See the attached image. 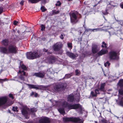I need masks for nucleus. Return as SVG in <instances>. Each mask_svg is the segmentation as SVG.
<instances>
[{
  "label": "nucleus",
  "instance_id": "nucleus-4",
  "mask_svg": "<svg viewBox=\"0 0 123 123\" xmlns=\"http://www.w3.org/2000/svg\"><path fill=\"white\" fill-rule=\"evenodd\" d=\"M63 120L65 122L72 121L76 123H83L84 121L83 120L80 119L79 117H65L63 118Z\"/></svg>",
  "mask_w": 123,
  "mask_h": 123
},
{
  "label": "nucleus",
  "instance_id": "nucleus-11",
  "mask_svg": "<svg viewBox=\"0 0 123 123\" xmlns=\"http://www.w3.org/2000/svg\"><path fill=\"white\" fill-rule=\"evenodd\" d=\"M22 109L21 110L22 113L24 116L26 115L28 112L30 111L29 109L26 106H23Z\"/></svg>",
  "mask_w": 123,
  "mask_h": 123
},
{
  "label": "nucleus",
  "instance_id": "nucleus-30",
  "mask_svg": "<svg viewBox=\"0 0 123 123\" xmlns=\"http://www.w3.org/2000/svg\"><path fill=\"white\" fill-rule=\"evenodd\" d=\"M37 109L34 108L31 109V111L32 113L36 112L37 111Z\"/></svg>",
  "mask_w": 123,
  "mask_h": 123
},
{
  "label": "nucleus",
  "instance_id": "nucleus-31",
  "mask_svg": "<svg viewBox=\"0 0 123 123\" xmlns=\"http://www.w3.org/2000/svg\"><path fill=\"white\" fill-rule=\"evenodd\" d=\"M60 11L59 10L56 11L55 10H54L52 11V14L54 15L57 14L59 13Z\"/></svg>",
  "mask_w": 123,
  "mask_h": 123
},
{
  "label": "nucleus",
  "instance_id": "nucleus-16",
  "mask_svg": "<svg viewBox=\"0 0 123 123\" xmlns=\"http://www.w3.org/2000/svg\"><path fill=\"white\" fill-rule=\"evenodd\" d=\"M27 85L30 89H39L40 86L33 84H28Z\"/></svg>",
  "mask_w": 123,
  "mask_h": 123
},
{
  "label": "nucleus",
  "instance_id": "nucleus-47",
  "mask_svg": "<svg viewBox=\"0 0 123 123\" xmlns=\"http://www.w3.org/2000/svg\"><path fill=\"white\" fill-rule=\"evenodd\" d=\"M9 96L12 99L14 98V97H13L12 95L11 94H9Z\"/></svg>",
  "mask_w": 123,
  "mask_h": 123
},
{
  "label": "nucleus",
  "instance_id": "nucleus-14",
  "mask_svg": "<svg viewBox=\"0 0 123 123\" xmlns=\"http://www.w3.org/2000/svg\"><path fill=\"white\" fill-rule=\"evenodd\" d=\"M66 54L67 55L73 59H74L78 56L77 54H75L69 52H67Z\"/></svg>",
  "mask_w": 123,
  "mask_h": 123
},
{
  "label": "nucleus",
  "instance_id": "nucleus-34",
  "mask_svg": "<svg viewBox=\"0 0 123 123\" xmlns=\"http://www.w3.org/2000/svg\"><path fill=\"white\" fill-rule=\"evenodd\" d=\"M21 67L24 70H26L27 69L26 66L23 64L22 65Z\"/></svg>",
  "mask_w": 123,
  "mask_h": 123
},
{
  "label": "nucleus",
  "instance_id": "nucleus-15",
  "mask_svg": "<svg viewBox=\"0 0 123 123\" xmlns=\"http://www.w3.org/2000/svg\"><path fill=\"white\" fill-rule=\"evenodd\" d=\"M108 52V51L106 49H102L99 52L97 53V55L98 56H101L106 54Z\"/></svg>",
  "mask_w": 123,
  "mask_h": 123
},
{
  "label": "nucleus",
  "instance_id": "nucleus-19",
  "mask_svg": "<svg viewBox=\"0 0 123 123\" xmlns=\"http://www.w3.org/2000/svg\"><path fill=\"white\" fill-rule=\"evenodd\" d=\"M9 42V40L7 39L3 40L1 41L2 44L5 46H7L8 45Z\"/></svg>",
  "mask_w": 123,
  "mask_h": 123
},
{
  "label": "nucleus",
  "instance_id": "nucleus-20",
  "mask_svg": "<svg viewBox=\"0 0 123 123\" xmlns=\"http://www.w3.org/2000/svg\"><path fill=\"white\" fill-rule=\"evenodd\" d=\"M49 101L52 102V105L54 106V105L57 106H60V104H59L58 102H60V101H56L52 99L50 100Z\"/></svg>",
  "mask_w": 123,
  "mask_h": 123
},
{
  "label": "nucleus",
  "instance_id": "nucleus-32",
  "mask_svg": "<svg viewBox=\"0 0 123 123\" xmlns=\"http://www.w3.org/2000/svg\"><path fill=\"white\" fill-rule=\"evenodd\" d=\"M102 43V45H101V47L102 48L105 47L106 48L107 47V46H106L107 44L104 42H103Z\"/></svg>",
  "mask_w": 123,
  "mask_h": 123
},
{
  "label": "nucleus",
  "instance_id": "nucleus-54",
  "mask_svg": "<svg viewBox=\"0 0 123 123\" xmlns=\"http://www.w3.org/2000/svg\"><path fill=\"white\" fill-rule=\"evenodd\" d=\"M121 7L122 8H123V3L121 5Z\"/></svg>",
  "mask_w": 123,
  "mask_h": 123
},
{
  "label": "nucleus",
  "instance_id": "nucleus-23",
  "mask_svg": "<svg viewBox=\"0 0 123 123\" xmlns=\"http://www.w3.org/2000/svg\"><path fill=\"white\" fill-rule=\"evenodd\" d=\"M60 85H61V90H64L67 86V84L65 83H62L60 84Z\"/></svg>",
  "mask_w": 123,
  "mask_h": 123
},
{
  "label": "nucleus",
  "instance_id": "nucleus-36",
  "mask_svg": "<svg viewBox=\"0 0 123 123\" xmlns=\"http://www.w3.org/2000/svg\"><path fill=\"white\" fill-rule=\"evenodd\" d=\"M67 44L68 47L69 48H70L71 49H72V43H68Z\"/></svg>",
  "mask_w": 123,
  "mask_h": 123
},
{
  "label": "nucleus",
  "instance_id": "nucleus-59",
  "mask_svg": "<svg viewBox=\"0 0 123 123\" xmlns=\"http://www.w3.org/2000/svg\"><path fill=\"white\" fill-rule=\"evenodd\" d=\"M10 80H15V79H11Z\"/></svg>",
  "mask_w": 123,
  "mask_h": 123
},
{
  "label": "nucleus",
  "instance_id": "nucleus-44",
  "mask_svg": "<svg viewBox=\"0 0 123 123\" xmlns=\"http://www.w3.org/2000/svg\"><path fill=\"white\" fill-rule=\"evenodd\" d=\"M18 23V22L16 20H15L13 21V24L15 25H17V24Z\"/></svg>",
  "mask_w": 123,
  "mask_h": 123
},
{
  "label": "nucleus",
  "instance_id": "nucleus-37",
  "mask_svg": "<svg viewBox=\"0 0 123 123\" xmlns=\"http://www.w3.org/2000/svg\"><path fill=\"white\" fill-rule=\"evenodd\" d=\"M86 30V31L87 32H88L89 31H94L96 29H87L86 28V29H85Z\"/></svg>",
  "mask_w": 123,
  "mask_h": 123
},
{
  "label": "nucleus",
  "instance_id": "nucleus-10",
  "mask_svg": "<svg viewBox=\"0 0 123 123\" xmlns=\"http://www.w3.org/2000/svg\"><path fill=\"white\" fill-rule=\"evenodd\" d=\"M100 48L97 45L92 44V53L95 54L97 53L99 50Z\"/></svg>",
  "mask_w": 123,
  "mask_h": 123
},
{
  "label": "nucleus",
  "instance_id": "nucleus-42",
  "mask_svg": "<svg viewBox=\"0 0 123 123\" xmlns=\"http://www.w3.org/2000/svg\"><path fill=\"white\" fill-rule=\"evenodd\" d=\"M101 121L102 123H107L105 119H102Z\"/></svg>",
  "mask_w": 123,
  "mask_h": 123
},
{
  "label": "nucleus",
  "instance_id": "nucleus-5",
  "mask_svg": "<svg viewBox=\"0 0 123 123\" xmlns=\"http://www.w3.org/2000/svg\"><path fill=\"white\" fill-rule=\"evenodd\" d=\"M7 99L6 97H3L0 98V106H2L4 108H5L6 107L9 106L12 104H8V103H7Z\"/></svg>",
  "mask_w": 123,
  "mask_h": 123
},
{
  "label": "nucleus",
  "instance_id": "nucleus-21",
  "mask_svg": "<svg viewBox=\"0 0 123 123\" xmlns=\"http://www.w3.org/2000/svg\"><path fill=\"white\" fill-rule=\"evenodd\" d=\"M54 89L56 91H58L61 90V85L58 84L55 85L54 87Z\"/></svg>",
  "mask_w": 123,
  "mask_h": 123
},
{
  "label": "nucleus",
  "instance_id": "nucleus-3",
  "mask_svg": "<svg viewBox=\"0 0 123 123\" xmlns=\"http://www.w3.org/2000/svg\"><path fill=\"white\" fill-rule=\"evenodd\" d=\"M41 54L38 51H35L33 52H27L26 54L27 58L30 59H33L41 56Z\"/></svg>",
  "mask_w": 123,
  "mask_h": 123
},
{
  "label": "nucleus",
  "instance_id": "nucleus-43",
  "mask_svg": "<svg viewBox=\"0 0 123 123\" xmlns=\"http://www.w3.org/2000/svg\"><path fill=\"white\" fill-rule=\"evenodd\" d=\"M118 23L119 24H120L122 25L123 26V21L121 20L119 21H118Z\"/></svg>",
  "mask_w": 123,
  "mask_h": 123
},
{
  "label": "nucleus",
  "instance_id": "nucleus-40",
  "mask_svg": "<svg viewBox=\"0 0 123 123\" xmlns=\"http://www.w3.org/2000/svg\"><path fill=\"white\" fill-rule=\"evenodd\" d=\"M61 3L60 2V1H58L57 2V3L55 4V5L56 6H61Z\"/></svg>",
  "mask_w": 123,
  "mask_h": 123
},
{
  "label": "nucleus",
  "instance_id": "nucleus-9",
  "mask_svg": "<svg viewBox=\"0 0 123 123\" xmlns=\"http://www.w3.org/2000/svg\"><path fill=\"white\" fill-rule=\"evenodd\" d=\"M40 123H49L50 122V119L46 117H42L39 120Z\"/></svg>",
  "mask_w": 123,
  "mask_h": 123
},
{
  "label": "nucleus",
  "instance_id": "nucleus-52",
  "mask_svg": "<svg viewBox=\"0 0 123 123\" xmlns=\"http://www.w3.org/2000/svg\"><path fill=\"white\" fill-rule=\"evenodd\" d=\"M38 95V94L37 93H35V94L34 96L35 97H37V96Z\"/></svg>",
  "mask_w": 123,
  "mask_h": 123
},
{
  "label": "nucleus",
  "instance_id": "nucleus-1",
  "mask_svg": "<svg viewBox=\"0 0 123 123\" xmlns=\"http://www.w3.org/2000/svg\"><path fill=\"white\" fill-rule=\"evenodd\" d=\"M58 103L60 104V106L61 105V107H62V108H60L58 109L59 112L62 114L65 113V109H68L70 110L78 109L80 111H81L82 109V106L79 104L74 105L69 104L63 100H61L60 102H58Z\"/></svg>",
  "mask_w": 123,
  "mask_h": 123
},
{
  "label": "nucleus",
  "instance_id": "nucleus-64",
  "mask_svg": "<svg viewBox=\"0 0 123 123\" xmlns=\"http://www.w3.org/2000/svg\"><path fill=\"white\" fill-rule=\"evenodd\" d=\"M95 123H97V122L96 121H95Z\"/></svg>",
  "mask_w": 123,
  "mask_h": 123
},
{
  "label": "nucleus",
  "instance_id": "nucleus-35",
  "mask_svg": "<svg viewBox=\"0 0 123 123\" xmlns=\"http://www.w3.org/2000/svg\"><path fill=\"white\" fill-rule=\"evenodd\" d=\"M41 9L42 12H44L46 10V9L44 6H42L41 7Z\"/></svg>",
  "mask_w": 123,
  "mask_h": 123
},
{
  "label": "nucleus",
  "instance_id": "nucleus-46",
  "mask_svg": "<svg viewBox=\"0 0 123 123\" xmlns=\"http://www.w3.org/2000/svg\"><path fill=\"white\" fill-rule=\"evenodd\" d=\"M60 38L62 39L64 38L63 35L62 34H61L60 36Z\"/></svg>",
  "mask_w": 123,
  "mask_h": 123
},
{
  "label": "nucleus",
  "instance_id": "nucleus-8",
  "mask_svg": "<svg viewBox=\"0 0 123 123\" xmlns=\"http://www.w3.org/2000/svg\"><path fill=\"white\" fill-rule=\"evenodd\" d=\"M62 47V44L61 42L55 43L53 46L54 50L55 51H59Z\"/></svg>",
  "mask_w": 123,
  "mask_h": 123
},
{
  "label": "nucleus",
  "instance_id": "nucleus-22",
  "mask_svg": "<svg viewBox=\"0 0 123 123\" xmlns=\"http://www.w3.org/2000/svg\"><path fill=\"white\" fill-rule=\"evenodd\" d=\"M105 85V83H104L101 84L100 87L99 89V90H100L101 91L104 92L105 89L104 87Z\"/></svg>",
  "mask_w": 123,
  "mask_h": 123
},
{
  "label": "nucleus",
  "instance_id": "nucleus-18",
  "mask_svg": "<svg viewBox=\"0 0 123 123\" xmlns=\"http://www.w3.org/2000/svg\"><path fill=\"white\" fill-rule=\"evenodd\" d=\"M99 91V89H96L94 91L95 93H94V92L93 91H92L91 93V95L92 97H96L97 96V92H98Z\"/></svg>",
  "mask_w": 123,
  "mask_h": 123
},
{
  "label": "nucleus",
  "instance_id": "nucleus-2",
  "mask_svg": "<svg viewBox=\"0 0 123 123\" xmlns=\"http://www.w3.org/2000/svg\"><path fill=\"white\" fill-rule=\"evenodd\" d=\"M7 47H2L0 48V51L1 52L6 54L10 53L16 54L17 53V48L14 44L11 43Z\"/></svg>",
  "mask_w": 123,
  "mask_h": 123
},
{
  "label": "nucleus",
  "instance_id": "nucleus-55",
  "mask_svg": "<svg viewBox=\"0 0 123 123\" xmlns=\"http://www.w3.org/2000/svg\"><path fill=\"white\" fill-rule=\"evenodd\" d=\"M85 25H83V26L84 27V28H85V29H86V27H85Z\"/></svg>",
  "mask_w": 123,
  "mask_h": 123
},
{
  "label": "nucleus",
  "instance_id": "nucleus-45",
  "mask_svg": "<svg viewBox=\"0 0 123 123\" xmlns=\"http://www.w3.org/2000/svg\"><path fill=\"white\" fill-rule=\"evenodd\" d=\"M103 14L105 15H106L108 13V12H107V10H106L105 12H103Z\"/></svg>",
  "mask_w": 123,
  "mask_h": 123
},
{
  "label": "nucleus",
  "instance_id": "nucleus-56",
  "mask_svg": "<svg viewBox=\"0 0 123 123\" xmlns=\"http://www.w3.org/2000/svg\"><path fill=\"white\" fill-rule=\"evenodd\" d=\"M46 39L45 38H42V40H44L45 39Z\"/></svg>",
  "mask_w": 123,
  "mask_h": 123
},
{
  "label": "nucleus",
  "instance_id": "nucleus-51",
  "mask_svg": "<svg viewBox=\"0 0 123 123\" xmlns=\"http://www.w3.org/2000/svg\"><path fill=\"white\" fill-rule=\"evenodd\" d=\"M25 116V118L26 119H28L29 118V117L28 116H26V115Z\"/></svg>",
  "mask_w": 123,
  "mask_h": 123
},
{
  "label": "nucleus",
  "instance_id": "nucleus-39",
  "mask_svg": "<svg viewBox=\"0 0 123 123\" xmlns=\"http://www.w3.org/2000/svg\"><path fill=\"white\" fill-rule=\"evenodd\" d=\"M18 109V107H12V110L14 111H18L17 110Z\"/></svg>",
  "mask_w": 123,
  "mask_h": 123
},
{
  "label": "nucleus",
  "instance_id": "nucleus-33",
  "mask_svg": "<svg viewBox=\"0 0 123 123\" xmlns=\"http://www.w3.org/2000/svg\"><path fill=\"white\" fill-rule=\"evenodd\" d=\"M41 30L43 31H44L45 29V27L44 25H41Z\"/></svg>",
  "mask_w": 123,
  "mask_h": 123
},
{
  "label": "nucleus",
  "instance_id": "nucleus-6",
  "mask_svg": "<svg viewBox=\"0 0 123 123\" xmlns=\"http://www.w3.org/2000/svg\"><path fill=\"white\" fill-rule=\"evenodd\" d=\"M109 58L110 60H118L119 56L117 52L113 50L110 51L109 53Z\"/></svg>",
  "mask_w": 123,
  "mask_h": 123
},
{
  "label": "nucleus",
  "instance_id": "nucleus-48",
  "mask_svg": "<svg viewBox=\"0 0 123 123\" xmlns=\"http://www.w3.org/2000/svg\"><path fill=\"white\" fill-rule=\"evenodd\" d=\"M3 11V9L2 7H0V14Z\"/></svg>",
  "mask_w": 123,
  "mask_h": 123
},
{
  "label": "nucleus",
  "instance_id": "nucleus-28",
  "mask_svg": "<svg viewBox=\"0 0 123 123\" xmlns=\"http://www.w3.org/2000/svg\"><path fill=\"white\" fill-rule=\"evenodd\" d=\"M30 2L32 3H37L41 0H28Z\"/></svg>",
  "mask_w": 123,
  "mask_h": 123
},
{
  "label": "nucleus",
  "instance_id": "nucleus-61",
  "mask_svg": "<svg viewBox=\"0 0 123 123\" xmlns=\"http://www.w3.org/2000/svg\"><path fill=\"white\" fill-rule=\"evenodd\" d=\"M44 51H45V52H46L47 51V50H46V49H45V50H44Z\"/></svg>",
  "mask_w": 123,
  "mask_h": 123
},
{
  "label": "nucleus",
  "instance_id": "nucleus-27",
  "mask_svg": "<svg viewBox=\"0 0 123 123\" xmlns=\"http://www.w3.org/2000/svg\"><path fill=\"white\" fill-rule=\"evenodd\" d=\"M118 84L121 87L123 86V79H121L119 82Z\"/></svg>",
  "mask_w": 123,
  "mask_h": 123
},
{
  "label": "nucleus",
  "instance_id": "nucleus-7",
  "mask_svg": "<svg viewBox=\"0 0 123 123\" xmlns=\"http://www.w3.org/2000/svg\"><path fill=\"white\" fill-rule=\"evenodd\" d=\"M78 12L76 11L72 13L71 15L70 14L71 22L74 24L78 21L77 19V16Z\"/></svg>",
  "mask_w": 123,
  "mask_h": 123
},
{
  "label": "nucleus",
  "instance_id": "nucleus-12",
  "mask_svg": "<svg viewBox=\"0 0 123 123\" xmlns=\"http://www.w3.org/2000/svg\"><path fill=\"white\" fill-rule=\"evenodd\" d=\"M45 73L44 71L40 72L34 73L33 75L40 78H43L45 75Z\"/></svg>",
  "mask_w": 123,
  "mask_h": 123
},
{
  "label": "nucleus",
  "instance_id": "nucleus-57",
  "mask_svg": "<svg viewBox=\"0 0 123 123\" xmlns=\"http://www.w3.org/2000/svg\"><path fill=\"white\" fill-rule=\"evenodd\" d=\"M45 2V0H43L42 2V3H43V2Z\"/></svg>",
  "mask_w": 123,
  "mask_h": 123
},
{
  "label": "nucleus",
  "instance_id": "nucleus-29",
  "mask_svg": "<svg viewBox=\"0 0 123 123\" xmlns=\"http://www.w3.org/2000/svg\"><path fill=\"white\" fill-rule=\"evenodd\" d=\"M76 73L75 75H76L79 76L80 74V71L78 69H76L75 71Z\"/></svg>",
  "mask_w": 123,
  "mask_h": 123
},
{
  "label": "nucleus",
  "instance_id": "nucleus-49",
  "mask_svg": "<svg viewBox=\"0 0 123 123\" xmlns=\"http://www.w3.org/2000/svg\"><path fill=\"white\" fill-rule=\"evenodd\" d=\"M24 1H21L20 3V4L21 5H23V4Z\"/></svg>",
  "mask_w": 123,
  "mask_h": 123
},
{
  "label": "nucleus",
  "instance_id": "nucleus-38",
  "mask_svg": "<svg viewBox=\"0 0 123 123\" xmlns=\"http://www.w3.org/2000/svg\"><path fill=\"white\" fill-rule=\"evenodd\" d=\"M110 65V63L108 61L107 62H106L104 64L105 66V67L107 66V65L108 66H109Z\"/></svg>",
  "mask_w": 123,
  "mask_h": 123
},
{
  "label": "nucleus",
  "instance_id": "nucleus-58",
  "mask_svg": "<svg viewBox=\"0 0 123 123\" xmlns=\"http://www.w3.org/2000/svg\"><path fill=\"white\" fill-rule=\"evenodd\" d=\"M103 72H104V75H105V76H106V75L105 74V73H104V71H103Z\"/></svg>",
  "mask_w": 123,
  "mask_h": 123
},
{
  "label": "nucleus",
  "instance_id": "nucleus-63",
  "mask_svg": "<svg viewBox=\"0 0 123 123\" xmlns=\"http://www.w3.org/2000/svg\"><path fill=\"white\" fill-rule=\"evenodd\" d=\"M100 93V92H98V93H97V94H99Z\"/></svg>",
  "mask_w": 123,
  "mask_h": 123
},
{
  "label": "nucleus",
  "instance_id": "nucleus-60",
  "mask_svg": "<svg viewBox=\"0 0 123 123\" xmlns=\"http://www.w3.org/2000/svg\"><path fill=\"white\" fill-rule=\"evenodd\" d=\"M102 2V1H100L98 3H101Z\"/></svg>",
  "mask_w": 123,
  "mask_h": 123
},
{
  "label": "nucleus",
  "instance_id": "nucleus-62",
  "mask_svg": "<svg viewBox=\"0 0 123 123\" xmlns=\"http://www.w3.org/2000/svg\"><path fill=\"white\" fill-rule=\"evenodd\" d=\"M18 33H19V31L18 30Z\"/></svg>",
  "mask_w": 123,
  "mask_h": 123
},
{
  "label": "nucleus",
  "instance_id": "nucleus-26",
  "mask_svg": "<svg viewBox=\"0 0 123 123\" xmlns=\"http://www.w3.org/2000/svg\"><path fill=\"white\" fill-rule=\"evenodd\" d=\"M73 73H72L70 74H67L65 75V78H69L72 76L73 75Z\"/></svg>",
  "mask_w": 123,
  "mask_h": 123
},
{
  "label": "nucleus",
  "instance_id": "nucleus-24",
  "mask_svg": "<svg viewBox=\"0 0 123 123\" xmlns=\"http://www.w3.org/2000/svg\"><path fill=\"white\" fill-rule=\"evenodd\" d=\"M119 98L121 97V99L120 101L119 105L120 106L123 107V97H122L119 95Z\"/></svg>",
  "mask_w": 123,
  "mask_h": 123
},
{
  "label": "nucleus",
  "instance_id": "nucleus-13",
  "mask_svg": "<svg viewBox=\"0 0 123 123\" xmlns=\"http://www.w3.org/2000/svg\"><path fill=\"white\" fill-rule=\"evenodd\" d=\"M18 73L20 74V75L19 76V78L21 80L24 81L25 78L24 77L22 76V75L27 76V74H26V73L23 70L22 71L19 70L18 71Z\"/></svg>",
  "mask_w": 123,
  "mask_h": 123
},
{
  "label": "nucleus",
  "instance_id": "nucleus-17",
  "mask_svg": "<svg viewBox=\"0 0 123 123\" xmlns=\"http://www.w3.org/2000/svg\"><path fill=\"white\" fill-rule=\"evenodd\" d=\"M74 96L73 94L69 95L67 98V101L69 102H72L74 100Z\"/></svg>",
  "mask_w": 123,
  "mask_h": 123
},
{
  "label": "nucleus",
  "instance_id": "nucleus-41",
  "mask_svg": "<svg viewBox=\"0 0 123 123\" xmlns=\"http://www.w3.org/2000/svg\"><path fill=\"white\" fill-rule=\"evenodd\" d=\"M119 93L121 95H123V90H120L119 91Z\"/></svg>",
  "mask_w": 123,
  "mask_h": 123
},
{
  "label": "nucleus",
  "instance_id": "nucleus-53",
  "mask_svg": "<svg viewBox=\"0 0 123 123\" xmlns=\"http://www.w3.org/2000/svg\"><path fill=\"white\" fill-rule=\"evenodd\" d=\"M34 94V92H31V96H32Z\"/></svg>",
  "mask_w": 123,
  "mask_h": 123
},
{
  "label": "nucleus",
  "instance_id": "nucleus-50",
  "mask_svg": "<svg viewBox=\"0 0 123 123\" xmlns=\"http://www.w3.org/2000/svg\"><path fill=\"white\" fill-rule=\"evenodd\" d=\"M6 81V80L5 79H0V82H1L2 81Z\"/></svg>",
  "mask_w": 123,
  "mask_h": 123
},
{
  "label": "nucleus",
  "instance_id": "nucleus-25",
  "mask_svg": "<svg viewBox=\"0 0 123 123\" xmlns=\"http://www.w3.org/2000/svg\"><path fill=\"white\" fill-rule=\"evenodd\" d=\"M55 58L54 57L52 56L50 58L49 61L50 63H52L54 62Z\"/></svg>",
  "mask_w": 123,
  "mask_h": 123
}]
</instances>
